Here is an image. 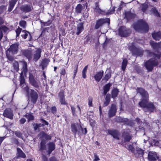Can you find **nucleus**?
<instances>
[{"label": "nucleus", "mask_w": 161, "mask_h": 161, "mask_svg": "<svg viewBox=\"0 0 161 161\" xmlns=\"http://www.w3.org/2000/svg\"><path fill=\"white\" fill-rule=\"evenodd\" d=\"M138 92L140 93L142 97V101L139 103L140 107L143 108L145 112L150 113L153 112L156 109V107L152 103H147L148 100V94L147 92L142 88H138Z\"/></svg>", "instance_id": "nucleus-1"}, {"label": "nucleus", "mask_w": 161, "mask_h": 161, "mask_svg": "<svg viewBox=\"0 0 161 161\" xmlns=\"http://www.w3.org/2000/svg\"><path fill=\"white\" fill-rule=\"evenodd\" d=\"M150 54L151 56H153L154 57V58L149 59L145 63V67L148 71H152L154 67L158 65V61L155 58H157L158 59H159L161 55L160 53L156 54L152 53Z\"/></svg>", "instance_id": "nucleus-2"}, {"label": "nucleus", "mask_w": 161, "mask_h": 161, "mask_svg": "<svg viewBox=\"0 0 161 161\" xmlns=\"http://www.w3.org/2000/svg\"><path fill=\"white\" fill-rule=\"evenodd\" d=\"M134 28L136 31L142 32H147L149 30L147 24L142 20L138 21L134 24Z\"/></svg>", "instance_id": "nucleus-3"}, {"label": "nucleus", "mask_w": 161, "mask_h": 161, "mask_svg": "<svg viewBox=\"0 0 161 161\" xmlns=\"http://www.w3.org/2000/svg\"><path fill=\"white\" fill-rule=\"evenodd\" d=\"M24 90L26 92L31 102L33 104H35L38 98L37 93L34 90L30 89L27 86L24 88Z\"/></svg>", "instance_id": "nucleus-4"}, {"label": "nucleus", "mask_w": 161, "mask_h": 161, "mask_svg": "<svg viewBox=\"0 0 161 161\" xmlns=\"http://www.w3.org/2000/svg\"><path fill=\"white\" fill-rule=\"evenodd\" d=\"M131 32V31L130 30L124 26L120 27L119 31V35L121 37H127Z\"/></svg>", "instance_id": "nucleus-5"}, {"label": "nucleus", "mask_w": 161, "mask_h": 161, "mask_svg": "<svg viewBox=\"0 0 161 161\" xmlns=\"http://www.w3.org/2000/svg\"><path fill=\"white\" fill-rule=\"evenodd\" d=\"M108 23L109 25L110 24V19L109 18L101 19L97 20L95 27V29H97L102 26L105 23Z\"/></svg>", "instance_id": "nucleus-6"}, {"label": "nucleus", "mask_w": 161, "mask_h": 161, "mask_svg": "<svg viewBox=\"0 0 161 161\" xmlns=\"http://www.w3.org/2000/svg\"><path fill=\"white\" fill-rule=\"evenodd\" d=\"M29 79L31 84L34 87L38 88L40 86V81L37 79H34L33 75L30 74Z\"/></svg>", "instance_id": "nucleus-7"}, {"label": "nucleus", "mask_w": 161, "mask_h": 161, "mask_svg": "<svg viewBox=\"0 0 161 161\" xmlns=\"http://www.w3.org/2000/svg\"><path fill=\"white\" fill-rule=\"evenodd\" d=\"M3 115L11 120L13 119V111L10 108H6L3 111Z\"/></svg>", "instance_id": "nucleus-8"}, {"label": "nucleus", "mask_w": 161, "mask_h": 161, "mask_svg": "<svg viewBox=\"0 0 161 161\" xmlns=\"http://www.w3.org/2000/svg\"><path fill=\"white\" fill-rule=\"evenodd\" d=\"M159 158L157 153L155 152L150 151L148 154V159L149 161H156Z\"/></svg>", "instance_id": "nucleus-9"}, {"label": "nucleus", "mask_w": 161, "mask_h": 161, "mask_svg": "<svg viewBox=\"0 0 161 161\" xmlns=\"http://www.w3.org/2000/svg\"><path fill=\"white\" fill-rule=\"evenodd\" d=\"M123 138L122 141L121 142V144L124 142H129L131 139V136L128 131H124L122 135Z\"/></svg>", "instance_id": "nucleus-10"}, {"label": "nucleus", "mask_w": 161, "mask_h": 161, "mask_svg": "<svg viewBox=\"0 0 161 161\" xmlns=\"http://www.w3.org/2000/svg\"><path fill=\"white\" fill-rule=\"evenodd\" d=\"M117 108L114 104H112L108 113V115L109 117L114 116L116 114Z\"/></svg>", "instance_id": "nucleus-11"}, {"label": "nucleus", "mask_w": 161, "mask_h": 161, "mask_svg": "<svg viewBox=\"0 0 161 161\" xmlns=\"http://www.w3.org/2000/svg\"><path fill=\"white\" fill-rule=\"evenodd\" d=\"M42 49L40 48L37 49L34 52H33V60L35 62L37 61L41 57Z\"/></svg>", "instance_id": "nucleus-12"}, {"label": "nucleus", "mask_w": 161, "mask_h": 161, "mask_svg": "<svg viewBox=\"0 0 161 161\" xmlns=\"http://www.w3.org/2000/svg\"><path fill=\"white\" fill-rule=\"evenodd\" d=\"M18 44H14L12 45L8 49L7 51L11 53V54L13 55L17 53L18 50Z\"/></svg>", "instance_id": "nucleus-13"}, {"label": "nucleus", "mask_w": 161, "mask_h": 161, "mask_svg": "<svg viewBox=\"0 0 161 161\" xmlns=\"http://www.w3.org/2000/svg\"><path fill=\"white\" fill-rule=\"evenodd\" d=\"M58 97L60 103L62 105H67L68 103L66 102L64 95V92L61 91L58 93Z\"/></svg>", "instance_id": "nucleus-14"}, {"label": "nucleus", "mask_w": 161, "mask_h": 161, "mask_svg": "<svg viewBox=\"0 0 161 161\" xmlns=\"http://www.w3.org/2000/svg\"><path fill=\"white\" fill-rule=\"evenodd\" d=\"M20 9L22 11L27 13L31 11L33 7L31 5L25 4L21 6Z\"/></svg>", "instance_id": "nucleus-15"}, {"label": "nucleus", "mask_w": 161, "mask_h": 161, "mask_svg": "<svg viewBox=\"0 0 161 161\" xmlns=\"http://www.w3.org/2000/svg\"><path fill=\"white\" fill-rule=\"evenodd\" d=\"M21 36L23 38L26 39L27 41H30L31 39V34L29 32L26 31H22L21 32Z\"/></svg>", "instance_id": "nucleus-16"}, {"label": "nucleus", "mask_w": 161, "mask_h": 161, "mask_svg": "<svg viewBox=\"0 0 161 161\" xmlns=\"http://www.w3.org/2000/svg\"><path fill=\"white\" fill-rule=\"evenodd\" d=\"M108 134L112 136L114 138L117 140L119 139V133L117 130H108Z\"/></svg>", "instance_id": "nucleus-17"}, {"label": "nucleus", "mask_w": 161, "mask_h": 161, "mask_svg": "<svg viewBox=\"0 0 161 161\" xmlns=\"http://www.w3.org/2000/svg\"><path fill=\"white\" fill-rule=\"evenodd\" d=\"M22 54L26 57L29 60H30L32 58L33 52L32 51L30 50H24L22 51Z\"/></svg>", "instance_id": "nucleus-18"}, {"label": "nucleus", "mask_w": 161, "mask_h": 161, "mask_svg": "<svg viewBox=\"0 0 161 161\" xmlns=\"http://www.w3.org/2000/svg\"><path fill=\"white\" fill-rule=\"evenodd\" d=\"M71 108L73 115L76 116L77 114H81L80 109L79 105H77L76 108L72 106H71Z\"/></svg>", "instance_id": "nucleus-19"}, {"label": "nucleus", "mask_w": 161, "mask_h": 161, "mask_svg": "<svg viewBox=\"0 0 161 161\" xmlns=\"http://www.w3.org/2000/svg\"><path fill=\"white\" fill-rule=\"evenodd\" d=\"M80 128V125H79L77 123L72 124L71 125V131L75 135H76L78 129Z\"/></svg>", "instance_id": "nucleus-20"}, {"label": "nucleus", "mask_w": 161, "mask_h": 161, "mask_svg": "<svg viewBox=\"0 0 161 161\" xmlns=\"http://www.w3.org/2000/svg\"><path fill=\"white\" fill-rule=\"evenodd\" d=\"M150 44L153 49L158 50L161 47L160 43H157L153 41H151L150 42Z\"/></svg>", "instance_id": "nucleus-21"}, {"label": "nucleus", "mask_w": 161, "mask_h": 161, "mask_svg": "<svg viewBox=\"0 0 161 161\" xmlns=\"http://www.w3.org/2000/svg\"><path fill=\"white\" fill-rule=\"evenodd\" d=\"M153 38L156 41H159L161 39V32L160 31L154 32L152 34Z\"/></svg>", "instance_id": "nucleus-22"}, {"label": "nucleus", "mask_w": 161, "mask_h": 161, "mask_svg": "<svg viewBox=\"0 0 161 161\" xmlns=\"http://www.w3.org/2000/svg\"><path fill=\"white\" fill-rule=\"evenodd\" d=\"M83 29V24L82 23H79L76 27V34L77 35H79Z\"/></svg>", "instance_id": "nucleus-23"}, {"label": "nucleus", "mask_w": 161, "mask_h": 161, "mask_svg": "<svg viewBox=\"0 0 161 161\" xmlns=\"http://www.w3.org/2000/svg\"><path fill=\"white\" fill-rule=\"evenodd\" d=\"M48 147V153L50 154L55 149V145L53 142H50L47 144Z\"/></svg>", "instance_id": "nucleus-24"}, {"label": "nucleus", "mask_w": 161, "mask_h": 161, "mask_svg": "<svg viewBox=\"0 0 161 161\" xmlns=\"http://www.w3.org/2000/svg\"><path fill=\"white\" fill-rule=\"evenodd\" d=\"M144 150L142 149L136 148V151L134 152V153L137 156L142 157V156L144 154Z\"/></svg>", "instance_id": "nucleus-25"}, {"label": "nucleus", "mask_w": 161, "mask_h": 161, "mask_svg": "<svg viewBox=\"0 0 161 161\" xmlns=\"http://www.w3.org/2000/svg\"><path fill=\"white\" fill-rule=\"evenodd\" d=\"M22 65V71L20 74H23L24 73L25 74L27 71V63L25 61H23L21 62Z\"/></svg>", "instance_id": "nucleus-26"}, {"label": "nucleus", "mask_w": 161, "mask_h": 161, "mask_svg": "<svg viewBox=\"0 0 161 161\" xmlns=\"http://www.w3.org/2000/svg\"><path fill=\"white\" fill-rule=\"evenodd\" d=\"M49 61V60L47 58H45L42 61L40 64V66L42 67L43 70L47 67Z\"/></svg>", "instance_id": "nucleus-27"}, {"label": "nucleus", "mask_w": 161, "mask_h": 161, "mask_svg": "<svg viewBox=\"0 0 161 161\" xmlns=\"http://www.w3.org/2000/svg\"><path fill=\"white\" fill-rule=\"evenodd\" d=\"M17 0H11L9 2V5L8 8V11L9 12L11 11L15 4Z\"/></svg>", "instance_id": "nucleus-28"}, {"label": "nucleus", "mask_w": 161, "mask_h": 161, "mask_svg": "<svg viewBox=\"0 0 161 161\" xmlns=\"http://www.w3.org/2000/svg\"><path fill=\"white\" fill-rule=\"evenodd\" d=\"M17 156L18 157L25 158L26 157V155L22 151V150L19 148H17Z\"/></svg>", "instance_id": "nucleus-29"}, {"label": "nucleus", "mask_w": 161, "mask_h": 161, "mask_svg": "<svg viewBox=\"0 0 161 161\" xmlns=\"http://www.w3.org/2000/svg\"><path fill=\"white\" fill-rule=\"evenodd\" d=\"M103 75V71H102L101 72L97 73L94 76V78L96 80L99 81L102 78Z\"/></svg>", "instance_id": "nucleus-30"}, {"label": "nucleus", "mask_w": 161, "mask_h": 161, "mask_svg": "<svg viewBox=\"0 0 161 161\" xmlns=\"http://www.w3.org/2000/svg\"><path fill=\"white\" fill-rule=\"evenodd\" d=\"M46 140H42L40 143V147L39 148L40 150H46Z\"/></svg>", "instance_id": "nucleus-31"}, {"label": "nucleus", "mask_w": 161, "mask_h": 161, "mask_svg": "<svg viewBox=\"0 0 161 161\" xmlns=\"http://www.w3.org/2000/svg\"><path fill=\"white\" fill-rule=\"evenodd\" d=\"M84 131H83V129L82 127L80 125V128L78 129L77 132L78 133L79 135H81L83 134H86L87 132V130L86 128H84Z\"/></svg>", "instance_id": "nucleus-32"}, {"label": "nucleus", "mask_w": 161, "mask_h": 161, "mask_svg": "<svg viewBox=\"0 0 161 161\" xmlns=\"http://www.w3.org/2000/svg\"><path fill=\"white\" fill-rule=\"evenodd\" d=\"M125 17L127 19H130L135 17V15L133 14L130 12H125Z\"/></svg>", "instance_id": "nucleus-33"}, {"label": "nucleus", "mask_w": 161, "mask_h": 161, "mask_svg": "<svg viewBox=\"0 0 161 161\" xmlns=\"http://www.w3.org/2000/svg\"><path fill=\"white\" fill-rule=\"evenodd\" d=\"M110 101V95L108 94H107L105 98V101L104 102V107L107 106L109 103Z\"/></svg>", "instance_id": "nucleus-34"}, {"label": "nucleus", "mask_w": 161, "mask_h": 161, "mask_svg": "<svg viewBox=\"0 0 161 161\" xmlns=\"http://www.w3.org/2000/svg\"><path fill=\"white\" fill-rule=\"evenodd\" d=\"M40 135L42 137L45 138L46 140H50L51 139V136H50L47 134L43 131L42 132Z\"/></svg>", "instance_id": "nucleus-35"}, {"label": "nucleus", "mask_w": 161, "mask_h": 161, "mask_svg": "<svg viewBox=\"0 0 161 161\" xmlns=\"http://www.w3.org/2000/svg\"><path fill=\"white\" fill-rule=\"evenodd\" d=\"M119 91L117 88H114L112 92V97L113 98H114L117 97Z\"/></svg>", "instance_id": "nucleus-36"}, {"label": "nucleus", "mask_w": 161, "mask_h": 161, "mask_svg": "<svg viewBox=\"0 0 161 161\" xmlns=\"http://www.w3.org/2000/svg\"><path fill=\"white\" fill-rule=\"evenodd\" d=\"M110 86V85L109 83L107 84L103 88V94L105 95L107 92L109 91Z\"/></svg>", "instance_id": "nucleus-37"}, {"label": "nucleus", "mask_w": 161, "mask_h": 161, "mask_svg": "<svg viewBox=\"0 0 161 161\" xmlns=\"http://www.w3.org/2000/svg\"><path fill=\"white\" fill-rule=\"evenodd\" d=\"M127 59H123L121 66V69L123 71H125V68H126L127 64Z\"/></svg>", "instance_id": "nucleus-38"}, {"label": "nucleus", "mask_w": 161, "mask_h": 161, "mask_svg": "<svg viewBox=\"0 0 161 161\" xmlns=\"http://www.w3.org/2000/svg\"><path fill=\"white\" fill-rule=\"evenodd\" d=\"M151 11L152 12L153 14L156 16L157 17H160V14L155 8L154 7L152 8L151 10Z\"/></svg>", "instance_id": "nucleus-39"}, {"label": "nucleus", "mask_w": 161, "mask_h": 161, "mask_svg": "<svg viewBox=\"0 0 161 161\" xmlns=\"http://www.w3.org/2000/svg\"><path fill=\"white\" fill-rule=\"evenodd\" d=\"M20 85L22 87L25 84V80L23 74H20Z\"/></svg>", "instance_id": "nucleus-40"}, {"label": "nucleus", "mask_w": 161, "mask_h": 161, "mask_svg": "<svg viewBox=\"0 0 161 161\" xmlns=\"http://www.w3.org/2000/svg\"><path fill=\"white\" fill-rule=\"evenodd\" d=\"M76 12L77 13H80L82 10V6L80 4H79L76 8Z\"/></svg>", "instance_id": "nucleus-41"}, {"label": "nucleus", "mask_w": 161, "mask_h": 161, "mask_svg": "<svg viewBox=\"0 0 161 161\" xmlns=\"http://www.w3.org/2000/svg\"><path fill=\"white\" fill-rule=\"evenodd\" d=\"M13 67L16 71H18L19 70V66L18 62L15 61L13 63Z\"/></svg>", "instance_id": "nucleus-42"}, {"label": "nucleus", "mask_w": 161, "mask_h": 161, "mask_svg": "<svg viewBox=\"0 0 161 161\" xmlns=\"http://www.w3.org/2000/svg\"><path fill=\"white\" fill-rule=\"evenodd\" d=\"M25 116L28 119L29 121L33 120L34 118L32 114H27L25 115Z\"/></svg>", "instance_id": "nucleus-43"}, {"label": "nucleus", "mask_w": 161, "mask_h": 161, "mask_svg": "<svg viewBox=\"0 0 161 161\" xmlns=\"http://www.w3.org/2000/svg\"><path fill=\"white\" fill-rule=\"evenodd\" d=\"M44 125L43 124H34L33 125L34 126V129L35 130H36L40 127Z\"/></svg>", "instance_id": "nucleus-44"}, {"label": "nucleus", "mask_w": 161, "mask_h": 161, "mask_svg": "<svg viewBox=\"0 0 161 161\" xmlns=\"http://www.w3.org/2000/svg\"><path fill=\"white\" fill-rule=\"evenodd\" d=\"M111 73L109 72L105 75L104 78L103 79V80H105L106 81L111 77Z\"/></svg>", "instance_id": "nucleus-45"}, {"label": "nucleus", "mask_w": 161, "mask_h": 161, "mask_svg": "<svg viewBox=\"0 0 161 161\" xmlns=\"http://www.w3.org/2000/svg\"><path fill=\"white\" fill-rule=\"evenodd\" d=\"M15 134L18 137L21 138L22 139H23V136L21 132L19 131H16L14 132Z\"/></svg>", "instance_id": "nucleus-46"}, {"label": "nucleus", "mask_w": 161, "mask_h": 161, "mask_svg": "<svg viewBox=\"0 0 161 161\" xmlns=\"http://www.w3.org/2000/svg\"><path fill=\"white\" fill-rule=\"evenodd\" d=\"M8 52H9L6 51L7 56L8 59V60H10L11 61H12L14 59V58L13 57V56H12L10 55L11 53H9Z\"/></svg>", "instance_id": "nucleus-47"}, {"label": "nucleus", "mask_w": 161, "mask_h": 161, "mask_svg": "<svg viewBox=\"0 0 161 161\" xmlns=\"http://www.w3.org/2000/svg\"><path fill=\"white\" fill-rule=\"evenodd\" d=\"M26 22L23 20H21L19 21V25L22 27L25 28L26 25Z\"/></svg>", "instance_id": "nucleus-48"}, {"label": "nucleus", "mask_w": 161, "mask_h": 161, "mask_svg": "<svg viewBox=\"0 0 161 161\" xmlns=\"http://www.w3.org/2000/svg\"><path fill=\"white\" fill-rule=\"evenodd\" d=\"M6 6L2 5L0 6V14L2 13L6 9Z\"/></svg>", "instance_id": "nucleus-49"}, {"label": "nucleus", "mask_w": 161, "mask_h": 161, "mask_svg": "<svg viewBox=\"0 0 161 161\" xmlns=\"http://www.w3.org/2000/svg\"><path fill=\"white\" fill-rule=\"evenodd\" d=\"M8 28L5 26H2L0 27V32L3 31L4 32H7L8 30Z\"/></svg>", "instance_id": "nucleus-50"}, {"label": "nucleus", "mask_w": 161, "mask_h": 161, "mask_svg": "<svg viewBox=\"0 0 161 161\" xmlns=\"http://www.w3.org/2000/svg\"><path fill=\"white\" fill-rule=\"evenodd\" d=\"M117 119L120 122H125L127 121V119H123L120 117H118Z\"/></svg>", "instance_id": "nucleus-51"}, {"label": "nucleus", "mask_w": 161, "mask_h": 161, "mask_svg": "<svg viewBox=\"0 0 161 161\" xmlns=\"http://www.w3.org/2000/svg\"><path fill=\"white\" fill-rule=\"evenodd\" d=\"M148 7V6L146 4H143L142 6V10L143 12H145Z\"/></svg>", "instance_id": "nucleus-52"}, {"label": "nucleus", "mask_w": 161, "mask_h": 161, "mask_svg": "<svg viewBox=\"0 0 161 161\" xmlns=\"http://www.w3.org/2000/svg\"><path fill=\"white\" fill-rule=\"evenodd\" d=\"M22 29L18 27V28L16 30V36H18L20 34V33L22 31H21Z\"/></svg>", "instance_id": "nucleus-53"}, {"label": "nucleus", "mask_w": 161, "mask_h": 161, "mask_svg": "<svg viewBox=\"0 0 161 161\" xmlns=\"http://www.w3.org/2000/svg\"><path fill=\"white\" fill-rule=\"evenodd\" d=\"M52 112L53 114H55L56 113L57 108L55 106L52 107L51 108Z\"/></svg>", "instance_id": "nucleus-54"}, {"label": "nucleus", "mask_w": 161, "mask_h": 161, "mask_svg": "<svg viewBox=\"0 0 161 161\" xmlns=\"http://www.w3.org/2000/svg\"><path fill=\"white\" fill-rule=\"evenodd\" d=\"M92 98L91 97L88 98V105L89 106H92Z\"/></svg>", "instance_id": "nucleus-55"}, {"label": "nucleus", "mask_w": 161, "mask_h": 161, "mask_svg": "<svg viewBox=\"0 0 161 161\" xmlns=\"http://www.w3.org/2000/svg\"><path fill=\"white\" fill-rule=\"evenodd\" d=\"M114 11V8L113 7L112 9L110 11L106 13L107 15L111 14H113Z\"/></svg>", "instance_id": "nucleus-56"}, {"label": "nucleus", "mask_w": 161, "mask_h": 161, "mask_svg": "<svg viewBox=\"0 0 161 161\" xmlns=\"http://www.w3.org/2000/svg\"><path fill=\"white\" fill-rule=\"evenodd\" d=\"M129 149L131 152H133L134 153V152H135V151L134 150V148L132 146L130 145L129 146Z\"/></svg>", "instance_id": "nucleus-57"}, {"label": "nucleus", "mask_w": 161, "mask_h": 161, "mask_svg": "<svg viewBox=\"0 0 161 161\" xmlns=\"http://www.w3.org/2000/svg\"><path fill=\"white\" fill-rule=\"evenodd\" d=\"M100 159L98 157V156L96 154H94V159L93 161H99Z\"/></svg>", "instance_id": "nucleus-58"}, {"label": "nucleus", "mask_w": 161, "mask_h": 161, "mask_svg": "<svg viewBox=\"0 0 161 161\" xmlns=\"http://www.w3.org/2000/svg\"><path fill=\"white\" fill-rule=\"evenodd\" d=\"M42 161H47V158L45 155H42Z\"/></svg>", "instance_id": "nucleus-59"}, {"label": "nucleus", "mask_w": 161, "mask_h": 161, "mask_svg": "<svg viewBox=\"0 0 161 161\" xmlns=\"http://www.w3.org/2000/svg\"><path fill=\"white\" fill-rule=\"evenodd\" d=\"M26 119L25 118H22L20 120V122L21 124H24L26 121Z\"/></svg>", "instance_id": "nucleus-60"}, {"label": "nucleus", "mask_w": 161, "mask_h": 161, "mask_svg": "<svg viewBox=\"0 0 161 161\" xmlns=\"http://www.w3.org/2000/svg\"><path fill=\"white\" fill-rule=\"evenodd\" d=\"M60 74L63 75H65L66 74V71L64 69H62L61 71Z\"/></svg>", "instance_id": "nucleus-61"}, {"label": "nucleus", "mask_w": 161, "mask_h": 161, "mask_svg": "<svg viewBox=\"0 0 161 161\" xmlns=\"http://www.w3.org/2000/svg\"><path fill=\"white\" fill-rule=\"evenodd\" d=\"M49 161H58L55 157H52L50 158Z\"/></svg>", "instance_id": "nucleus-62"}, {"label": "nucleus", "mask_w": 161, "mask_h": 161, "mask_svg": "<svg viewBox=\"0 0 161 161\" xmlns=\"http://www.w3.org/2000/svg\"><path fill=\"white\" fill-rule=\"evenodd\" d=\"M95 9L97 10L100 9L99 6H98V3L97 2H96L95 3Z\"/></svg>", "instance_id": "nucleus-63"}, {"label": "nucleus", "mask_w": 161, "mask_h": 161, "mask_svg": "<svg viewBox=\"0 0 161 161\" xmlns=\"http://www.w3.org/2000/svg\"><path fill=\"white\" fill-rule=\"evenodd\" d=\"M87 67L88 65L86 66H85L84 68L83 69L82 72L86 73L87 70Z\"/></svg>", "instance_id": "nucleus-64"}]
</instances>
